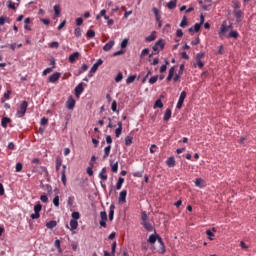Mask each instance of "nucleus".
<instances>
[{
	"label": "nucleus",
	"mask_w": 256,
	"mask_h": 256,
	"mask_svg": "<svg viewBox=\"0 0 256 256\" xmlns=\"http://www.w3.org/2000/svg\"><path fill=\"white\" fill-rule=\"evenodd\" d=\"M29 107V103L27 101H22L19 108L16 112V117H25V113H27V108Z\"/></svg>",
	"instance_id": "1"
},
{
	"label": "nucleus",
	"mask_w": 256,
	"mask_h": 256,
	"mask_svg": "<svg viewBox=\"0 0 256 256\" xmlns=\"http://www.w3.org/2000/svg\"><path fill=\"white\" fill-rule=\"evenodd\" d=\"M43 209V206L41 205V202H37V204L34 206V214H31V219H39L41 217V210Z\"/></svg>",
	"instance_id": "2"
},
{
	"label": "nucleus",
	"mask_w": 256,
	"mask_h": 256,
	"mask_svg": "<svg viewBox=\"0 0 256 256\" xmlns=\"http://www.w3.org/2000/svg\"><path fill=\"white\" fill-rule=\"evenodd\" d=\"M153 51L152 54L150 55V57L152 55H157L159 54V49L163 50L165 49V43L163 42V40H159L155 43V45L152 47Z\"/></svg>",
	"instance_id": "3"
},
{
	"label": "nucleus",
	"mask_w": 256,
	"mask_h": 256,
	"mask_svg": "<svg viewBox=\"0 0 256 256\" xmlns=\"http://www.w3.org/2000/svg\"><path fill=\"white\" fill-rule=\"evenodd\" d=\"M187 98V92L182 91L179 97V100L177 102V109H181L183 107V103L185 102V99Z\"/></svg>",
	"instance_id": "4"
},
{
	"label": "nucleus",
	"mask_w": 256,
	"mask_h": 256,
	"mask_svg": "<svg viewBox=\"0 0 256 256\" xmlns=\"http://www.w3.org/2000/svg\"><path fill=\"white\" fill-rule=\"evenodd\" d=\"M100 227H107V212L106 211H101L100 212Z\"/></svg>",
	"instance_id": "5"
},
{
	"label": "nucleus",
	"mask_w": 256,
	"mask_h": 256,
	"mask_svg": "<svg viewBox=\"0 0 256 256\" xmlns=\"http://www.w3.org/2000/svg\"><path fill=\"white\" fill-rule=\"evenodd\" d=\"M234 17L236 18L237 23H241L245 13L242 10H233Z\"/></svg>",
	"instance_id": "6"
},
{
	"label": "nucleus",
	"mask_w": 256,
	"mask_h": 256,
	"mask_svg": "<svg viewBox=\"0 0 256 256\" xmlns=\"http://www.w3.org/2000/svg\"><path fill=\"white\" fill-rule=\"evenodd\" d=\"M60 78H61V73L56 72V73L52 74L51 76H49L48 83H57V81H59Z\"/></svg>",
	"instance_id": "7"
},
{
	"label": "nucleus",
	"mask_w": 256,
	"mask_h": 256,
	"mask_svg": "<svg viewBox=\"0 0 256 256\" xmlns=\"http://www.w3.org/2000/svg\"><path fill=\"white\" fill-rule=\"evenodd\" d=\"M229 29H231V26H227L225 25V23L221 25L220 32H219V36L221 39L225 37V33L229 31Z\"/></svg>",
	"instance_id": "8"
},
{
	"label": "nucleus",
	"mask_w": 256,
	"mask_h": 256,
	"mask_svg": "<svg viewBox=\"0 0 256 256\" xmlns=\"http://www.w3.org/2000/svg\"><path fill=\"white\" fill-rule=\"evenodd\" d=\"M66 171H67V166L63 165L62 166V172H61V181H62L63 185H67Z\"/></svg>",
	"instance_id": "9"
},
{
	"label": "nucleus",
	"mask_w": 256,
	"mask_h": 256,
	"mask_svg": "<svg viewBox=\"0 0 256 256\" xmlns=\"http://www.w3.org/2000/svg\"><path fill=\"white\" fill-rule=\"evenodd\" d=\"M67 109H75V99L73 97L68 98L66 102Z\"/></svg>",
	"instance_id": "10"
},
{
	"label": "nucleus",
	"mask_w": 256,
	"mask_h": 256,
	"mask_svg": "<svg viewBox=\"0 0 256 256\" xmlns=\"http://www.w3.org/2000/svg\"><path fill=\"white\" fill-rule=\"evenodd\" d=\"M142 225L144 227V229H146V231H155V228L153 227V224L149 221H146V222H142Z\"/></svg>",
	"instance_id": "11"
},
{
	"label": "nucleus",
	"mask_w": 256,
	"mask_h": 256,
	"mask_svg": "<svg viewBox=\"0 0 256 256\" xmlns=\"http://www.w3.org/2000/svg\"><path fill=\"white\" fill-rule=\"evenodd\" d=\"M127 201V190H123L119 195V203H125Z\"/></svg>",
	"instance_id": "12"
},
{
	"label": "nucleus",
	"mask_w": 256,
	"mask_h": 256,
	"mask_svg": "<svg viewBox=\"0 0 256 256\" xmlns=\"http://www.w3.org/2000/svg\"><path fill=\"white\" fill-rule=\"evenodd\" d=\"M77 59H79V52H74L73 54H71L68 58L69 63H75V61H77Z\"/></svg>",
	"instance_id": "13"
},
{
	"label": "nucleus",
	"mask_w": 256,
	"mask_h": 256,
	"mask_svg": "<svg viewBox=\"0 0 256 256\" xmlns=\"http://www.w3.org/2000/svg\"><path fill=\"white\" fill-rule=\"evenodd\" d=\"M83 91H84L83 83L78 84L77 87L75 88L76 97H79V95H81V93H83Z\"/></svg>",
	"instance_id": "14"
},
{
	"label": "nucleus",
	"mask_w": 256,
	"mask_h": 256,
	"mask_svg": "<svg viewBox=\"0 0 256 256\" xmlns=\"http://www.w3.org/2000/svg\"><path fill=\"white\" fill-rule=\"evenodd\" d=\"M114 45H115V41L111 40L110 42H108L103 46V51H111Z\"/></svg>",
	"instance_id": "15"
},
{
	"label": "nucleus",
	"mask_w": 256,
	"mask_h": 256,
	"mask_svg": "<svg viewBox=\"0 0 256 256\" xmlns=\"http://www.w3.org/2000/svg\"><path fill=\"white\" fill-rule=\"evenodd\" d=\"M99 177L102 179V181H107V168H102L101 172L99 173Z\"/></svg>",
	"instance_id": "16"
},
{
	"label": "nucleus",
	"mask_w": 256,
	"mask_h": 256,
	"mask_svg": "<svg viewBox=\"0 0 256 256\" xmlns=\"http://www.w3.org/2000/svg\"><path fill=\"white\" fill-rule=\"evenodd\" d=\"M114 216H115V206L114 204H111L110 210H109V221H113Z\"/></svg>",
	"instance_id": "17"
},
{
	"label": "nucleus",
	"mask_w": 256,
	"mask_h": 256,
	"mask_svg": "<svg viewBox=\"0 0 256 256\" xmlns=\"http://www.w3.org/2000/svg\"><path fill=\"white\" fill-rule=\"evenodd\" d=\"M232 8L234 9V11L241 10V2H239L238 0H233Z\"/></svg>",
	"instance_id": "18"
},
{
	"label": "nucleus",
	"mask_w": 256,
	"mask_h": 256,
	"mask_svg": "<svg viewBox=\"0 0 256 256\" xmlns=\"http://www.w3.org/2000/svg\"><path fill=\"white\" fill-rule=\"evenodd\" d=\"M70 230L71 231H75V229H77V227H79V222H77V220L72 219L70 220Z\"/></svg>",
	"instance_id": "19"
},
{
	"label": "nucleus",
	"mask_w": 256,
	"mask_h": 256,
	"mask_svg": "<svg viewBox=\"0 0 256 256\" xmlns=\"http://www.w3.org/2000/svg\"><path fill=\"white\" fill-rule=\"evenodd\" d=\"M109 155H111V145H108L104 148L103 159H107V157H109Z\"/></svg>",
	"instance_id": "20"
},
{
	"label": "nucleus",
	"mask_w": 256,
	"mask_h": 256,
	"mask_svg": "<svg viewBox=\"0 0 256 256\" xmlns=\"http://www.w3.org/2000/svg\"><path fill=\"white\" fill-rule=\"evenodd\" d=\"M200 29H201V24L196 23V24L194 25V28H193V27L189 28V33H193V32L199 33V30H200Z\"/></svg>",
	"instance_id": "21"
},
{
	"label": "nucleus",
	"mask_w": 256,
	"mask_h": 256,
	"mask_svg": "<svg viewBox=\"0 0 256 256\" xmlns=\"http://www.w3.org/2000/svg\"><path fill=\"white\" fill-rule=\"evenodd\" d=\"M166 165L168 167H175V157L171 156L167 159Z\"/></svg>",
	"instance_id": "22"
},
{
	"label": "nucleus",
	"mask_w": 256,
	"mask_h": 256,
	"mask_svg": "<svg viewBox=\"0 0 256 256\" xmlns=\"http://www.w3.org/2000/svg\"><path fill=\"white\" fill-rule=\"evenodd\" d=\"M171 115H172V112H171V109H166L165 113H164V118L163 120L164 121H169L171 119Z\"/></svg>",
	"instance_id": "23"
},
{
	"label": "nucleus",
	"mask_w": 256,
	"mask_h": 256,
	"mask_svg": "<svg viewBox=\"0 0 256 256\" xmlns=\"http://www.w3.org/2000/svg\"><path fill=\"white\" fill-rule=\"evenodd\" d=\"M125 183V178L119 177L117 184H116V189L119 191L121 190V187H123V184Z\"/></svg>",
	"instance_id": "24"
},
{
	"label": "nucleus",
	"mask_w": 256,
	"mask_h": 256,
	"mask_svg": "<svg viewBox=\"0 0 256 256\" xmlns=\"http://www.w3.org/2000/svg\"><path fill=\"white\" fill-rule=\"evenodd\" d=\"M47 229H55L57 227V221L51 220L50 222L46 223Z\"/></svg>",
	"instance_id": "25"
},
{
	"label": "nucleus",
	"mask_w": 256,
	"mask_h": 256,
	"mask_svg": "<svg viewBox=\"0 0 256 256\" xmlns=\"http://www.w3.org/2000/svg\"><path fill=\"white\" fill-rule=\"evenodd\" d=\"M97 69H99V66H97L96 64H94L90 70V72L88 73V77H93V75H95V73H97Z\"/></svg>",
	"instance_id": "26"
},
{
	"label": "nucleus",
	"mask_w": 256,
	"mask_h": 256,
	"mask_svg": "<svg viewBox=\"0 0 256 256\" xmlns=\"http://www.w3.org/2000/svg\"><path fill=\"white\" fill-rule=\"evenodd\" d=\"M156 34H157V32L153 31L151 33V35L146 37V41H148L149 43H151V41H155V39L157 38V36H155Z\"/></svg>",
	"instance_id": "27"
},
{
	"label": "nucleus",
	"mask_w": 256,
	"mask_h": 256,
	"mask_svg": "<svg viewBox=\"0 0 256 256\" xmlns=\"http://www.w3.org/2000/svg\"><path fill=\"white\" fill-rule=\"evenodd\" d=\"M177 7V0H171L168 4H167V8L168 9H175Z\"/></svg>",
	"instance_id": "28"
},
{
	"label": "nucleus",
	"mask_w": 256,
	"mask_h": 256,
	"mask_svg": "<svg viewBox=\"0 0 256 256\" xmlns=\"http://www.w3.org/2000/svg\"><path fill=\"white\" fill-rule=\"evenodd\" d=\"M237 37H239V32H237V31H234V30H232L230 33H229V35H228V38L229 39H237Z\"/></svg>",
	"instance_id": "29"
},
{
	"label": "nucleus",
	"mask_w": 256,
	"mask_h": 256,
	"mask_svg": "<svg viewBox=\"0 0 256 256\" xmlns=\"http://www.w3.org/2000/svg\"><path fill=\"white\" fill-rule=\"evenodd\" d=\"M157 241V235H153L151 234L148 238V243H151V245L155 244V242Z\"/></svg>",
	"instance_id": "30"
},
{
	"label": "nucleus",
	"mask_w": 256,
	"mask_h": 256,
	"mask_svg": "<svg viewBox=\"0 0 256 256\" xmlns=\"http://www.w3.org/2000/svg\"><path fill=\"white\" fill-rule=\"evenodd\" d=\"M157 107H158L159 109H162V107H163V101H161V99L156 100V102H155V104H154V109H157Z\"/></svg>",
	"instance_id": "31"
},
{
	"label": "nucleus",
	"mask_w": 256,
	"mask_h": 256,
	"mask_svg": "<svg viewBox=\"0 0 256 256\" xmlns=\"http://www.w3.org/2000/svg\"><path fill=\"white\" fill-rule=\"evenodd\" d=\"M63 164V160L61 158L56 159V171L61 169V165Z\"/></svg>",
	"instance_id": "32"
},
{
	"label": "nucleus",
	"mask_w": 256,
	"mask_h": 256,
	"mask_svg": "<svg viewBox=\"0 0 256 256\" xmlns=\"http://www.w3.org/2000/svg\"><path fill=\"white\" fill-rule=\"evenodd\" d=\"M111 169L113 173H117V171H119V162L111 164Z\"/></svg>",
	"instance_id": "33"
},
{
	"label": "nucleus",
	"mask_w": 256,
	"mask_h": 256,
	"mask_svg": "<svg viewBox=\"0 0 256 256\" xmlns=\"http://www.w3.org/2000/svg\"><path fill=\"white\" fill-rule=\"evenodd\" d=\"M86 37L88 39H93V37H95V30H88L86 33Z\"/></svg>",
	"instance_id": "34"
},
{
	"label": "nucleus",
	"mask_w": 256,
	"mask_h": 256,
	"mask_svg": "<svg viewBox=\"0 0 256 256\" xmlns=\"http://www.w3.org/2000/svg\"><path fill=\"white\" fill-rule=\"evenodd\" d=\"M159 79V76L156 75V76H152L150 79H149V83L150 85H155V83H157V80Z\"/></svg>",
	"instance_id": "35"
},
{
	"label": "nucleus",
	"mask_w": 256,
	"mask_h": 256,
	"mask_svg": "<svg viewBox=\"0 0 256 256\" xmlns=\"http://www.w3.org/2000/svg\"><path fill=\"white\" fill-rule=\"evenodd\" d=\"M111 109L114 113H119V110H117V101H113L111 104Z\"/></svg>",
	"instance_id": "36"
},
{
	"label": "nucleus",
	"mask_w": 256,
	"mask_h": 256,
	"mask_svg": "<svg viewBox=\"0 0 256 256\" xmlns=\"http://www.w3.org/2000/svg\"><path fill=\"white\" fill-rule=\"evenodd\" d=\"M23 171V164L21 162H18L16 164V173H21Z\"/></svg>",
	"instance_id": "37"
},
{
	"label": "nucleus",
	"mask_w": 256,
	"mask_h": 256,
	"mask_svg": "<svg viewBox=\"0 0 256 256\" xmlns=\"http://www.w3.org/2000/svg\"><path fill=\"white\" fill-rule=\"evenodd\" d=\"M11 121V119L4 117L1 121V125L2 127H7V123H9Z\"/></svg>",
	"instance_id": "38"
},
{
	"label": "nucleus",
	"mask_w": 256,
	"mask_h": 256,
	"mask_svg": "<svg viewBox=\"0 0 256 256\" xmlns=\"http://www.w3.org/2000/svg\"><path fill=\"white\" fill-rule=\"evenodd\" d=\"M87 69H89V66L87 64H83L79 70V75H81L82 73H85V71H87Z\"/></svg>",
	"instance_id": "39"
},
{
	"label": "nucleus",
	"mask_w": 256,
	"mask_h": 256,
	"mask_svg": "<svg viewBox=\"0 0 256 256\" xmlns=\"http://www.w3.org/2000/svg\"><path fill=\"white\" fill-rule=\"evenodd\" d=\"M135 79H137V76H135V75H131V76H129L128 78H127V80H126V83H134L135 82Z\"/></svg>",
	"instance_id": "40"
},
{
	"label": "nucleus",
	"mask_w": 256,
	"mask_h": 256,
	"mask_svg": "<svg viewBox=\"0 0 256 256\" xmlns=\"http://www.w3.org/2000/svg\"><path fill=\"white\" fill-rule=\"evenodd\" d=\"M115 81L116 83H120V81H123V73L119 72L115 77Z\"/></svg>",
	"instance_id": "41"
},
{
	"label": "nucleus",
	"mask_w": 256,
	"mask_h": 256,
	"mask_svg": "<svg viewBox=\"0 0 256 256\" xmlns=\"http://www.w3.org/2000/svg\"><path fill=\"white\" fill-rule=\"evenodd\" d=\"M169 65V61H165V65L160 67V73H165L167 71V66Z\"/></svg>",
	"instance_id": "42"
},
{
	"label": "nucleus",
	"mask_w": 256,
	"mask_h": 256,
	"mask_svg": "<svg viewBox=\"0 0 256 256\" xmlns=\"http://www.w3.org/2000/svg\"><path fill=\"white\" fill-rule=\"evenodd\" d=\"M204 63L201 60H196V64H194V67H199V69H203Z\"/></svg>",
	"instance_id": "43"
},
{
	"label": "nucleus",
	"mask_w": 256,
	"mask_h": 256,
	"mask_svg": "<svg viewBox=\"0 0 256 256\" xmlns=\"http://www.w3.org/2000/svg\"><path fill=\"white\" fill-rule=\"evenodd\" d=\"M72 218L77 221L79 219H81V214H79V212H73L72 213Z\"/></svg>",
	"instance_id": "44"
},
{
	"label": "nucleus",
	"mask_w": 256,
	"mask_h": 256,
	"mask_svg": "<svg viewBox=\"0 0 256 256\" xmlns=\"http://www.w3.org/2000/svg\"><path fill=\"white\" fill-rule=\"evenodd\" d=\"M149 53V48H145L142 50L140 57L141 59H143L144 57H146V55Z\"/></svg>",
	"instance_id": "45"
},
{
	"label": "nucleus",
	"mask_w": 256,
	"mask_h": 256,
	"mask_svg": "<svg viewBox=\"0 0 256 256\" xmlns=\"http://www.w3.org/2000/svg\"><path fill=\"white\" fill-rule=\"evenodd\" d=\"M54 13H55L56 17H58V15L61 14V9L59 8V5L54 6Z\"/></svg>",
	"instance_id": "46"
},
{
	"label": "nucleus",
	"mask_w": 256,
	"mask_h": 256,
	"mask_svg": "<svg viewBox=\"0 0 256 256\" xmlns=\"http://www.w3.org/2000/svg\"><path fill=\"white\" fill-rule=\"evenodd\" d=\"M206 235H208L210 241H213V237H215V234L211 232V230H206Z\"/></svg>",
	"instance_id": "47"
},
{
	"label": "nucleus",
	"mask_w": 256,
	"mask_h": 256,
	"mask_svg": "<svg viewBox=\"0 0 256 256\" xmlns=\"http://www.w3.org/2000/svg\"><path fill=\"white\" fill-rule=\"evenodd\" d=\"M203 57H205V53L200 52V53H198V54L196 55L195 61H199V60L203 59Z\"/></svg>",
	"instance_id": "48"
},
{
	"label": "nucleus",
	"mask_w": 256,
	"mask_h": 256,
	"mask_svg": "<svg viewBox=\"0 0 256 256\" xmlns=\"http://www.w3.org/2000/svg\"><path fill=\"white\" fill-rule=\"evenodd\" d=\"M127 45H129V39L125 38V39L121 42V47H122V49H125V47H127Z\"/></svg>",
	"instance_id": "49"
},
{
	"label": "nucleus",
	"mask_w": 256,
	"mask_h": 256,
	"mask_svg": "<svg viewBox=\"0 0 256 256\" xmlns=\"http://www.w3.org/2000/svg\"><path fill=\"white\" fill-rule=\"evenodd\" d=\"M131 143H133V138L127 136L125 139V145L129 146V145H131Z\"/></svg>",
	"instance_id": "50"
},
{
	"label": "nucleus",
	"mask_w": 256,
	"mask_h": 256,
	"mask_svg": "<svg viewBox=\"0 0 256 256\" xmlns=\"http://www.w3.org/2000/svg\"><path fill=\"white\" fill-rule=\"evenodd\" d=\"M75 37H81V28L77 27L74 30Z\"/></svg>",
	"instance_id": "51"
},
{
	"label": "nucleus",
	"mask_w": 256,
	"mask_h": 256,
	"mask_svg": "<svg viewBox=\"0 0 256 256\" xmlns=\"http://www.w3.org/2000/svg\"><path fill=\"white\" fill-rule=\"evenodd\" d=\"M187 25V16H184L180 22V27H185Z\"/></svg>",
	"instance_id": "52"
},
{
	"label": "nucleus",
	"mask_w": 256,
	"mask_h": 256,
	"mask_svg": "<svg viewBox=\"0 0 256 256\" xmlns=\"http://www.w3.org/2000/svg\"><path fill=\"white\" fill-rule=\"evenodd\" d=\"M51 49H59V42H52L50 43Z\"/></svg>",
	"instance_id": "53"
},
{
	"label": "nucleus",
	"mask_w": 256,
	"mask_h": 256,
	"mask_svg": "<svg viewBox=\"0 0 256 256\" xmlns=\"http://www.w3.org/2000/svg\"><path fill=\"white\" fill-rule=\"evenodd\" d=\"M40 200L42 201V203H48L49 198L47 197V195H41Z\"/></svg>",
	"instance_id": "54"
},
{
	"label": "nucleus",
	"mask_w": 256,
	"mask_h": 256,
	"mask_svg": "<svg viewBox=\"0 0 256 256\" xmlns=\"http://www.w3.org/2000/svg\"><path fill=\"white\" fill-rule=\"evenodd\" d=\"M158 253H160L161 255L165 253V244H160V249L158 250Z\"/></svg>",
	"instance_id": "55"
},
{
	"label": "nucleus",
	"mask_w": 256,
	"mask_h": 256,
	"mask_svg": "<svg viewBox=\"0 0 256 256\" xmlns=\"http://www.w3.org/2000/svg\"><path fill=\"white\" fill-rule=\"evenodd\" d=\"M53 71V68H46L43 72L42 75H49V73H51Z\"/></svg>",
	"instance_id": "56"
},
{
	"label": "nucleus",
	"mask_w": 256,
	"mask_h": 256,
	"mask_svg": "<svg viewBox=\"0 0 256 256\" xmlns=\"http://www.w3.org/2000/svg\"><path fill=\"white\" fill-rule=\"evenodd\" d=\"M53 203H54L55 207H59V196L54 197Z\"/></svg>",
	"instance_id": "57"
},
{
	"label": "nucleus",
	"mask_w": 256,
	"mask_h": 256,
	"mask_svg": "<svg viewBox=\"0 0 256 256\" xmlns=\"http://www.w3.org/2000/svg\"><path fill=\"white\" fill-rule=\"evenodd\" d=\"M8 8L15 10V9H16L15 3H13L11 0H9V1H8Z\"/></svg>",
	"instance_id": "58"
},
{
	"label": "nucleus",
	"mask_w": 256,
	"mask_h": 256,
	"mask_svg": "<svg viewBox=\"0 0 256 256\" xmlns=\"http://www.w3.org/2000/svg\"><path fill=\"white\" fill-rule=\"evenodd\" d=\"M201 183H203V179L197 178L196 181H195L196 187H201Z\"/></svg>",
	"instance_id": "59"
},
{
	"label": "nucleus",
	"mask_w": 256,
	"mask_h": 256,
	"mask_svg": "<svg viewBox=\"0 0 256 256\" xmlns=\"http://www.w3.org/2000/svg\"><path fill=\"white\" fill-rule=\"evenodd\" d=\"M123 131V128H117L116 130H115V135H116V137H121V132Z\"/></svg>",
	"instance_id": "60"
},
{
	"label": "nucleus",
	"mask_w": 256,
	"mask_h": 256,
	"mask_svg": "<svg viewBox=\"0 0 256 256\" xmlns=\"http://www.w3.org/2000/svg\"><path fill=\"white\" fill-rule=\"evenodd\" d=\"M76 25L80 27V25H83V18L79 17L76 19Z\"/></svg>",
	"instance_id": "61"
},
{
	"label": "nucleus",
	"mask_w": 256,
	"mask_h": 256,
	"mask_svg": "<svg viewBox=\"0 0 256 256\" xmlns=\"http://www.w3.org/2000/svg\"><path fill=\"white\" fill-rule=\"evenodd\" d=\"M106 143H107L108 145H111V143H113V138H111L110 135L106 136Z\"/></svg>",
	"instance_id": "62"
},
{
	"label": "nucleus",
	"mask_w": 256,
	"mask_h": 256,
	"mask_svg": "<svg viewBox=\"0 0 256 256\" xmlns=\"http://www.w3.org/2000/svg\"><path fill=\"white\" fill-rule=\"evenodd\" d=\"M148 220H147V213L146 212H143L142 213V223H145V222H147Z\"/></svg>",
	"instance_id": "63"
},
{
	"label": "nucleus",
	"mask_w": 256,
	"mask_h": 256,
	"mask_svg": "<svg viewBox=\"0 0 256 256\" xmlns=\"http://www.w3.org/2000/svg\"><path fill=\"white\" fill-rule=\"evenodd\" d=\"M11 97V90H7V92L4 94V99H9Z\"/></svg>",
	"instance_id": "64"
}]
</instances>
